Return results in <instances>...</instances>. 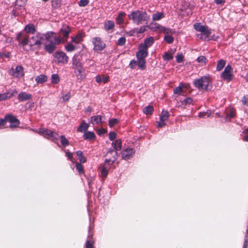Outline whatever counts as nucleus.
Returning a JSON list of instances; mask_svg holds the SVG:
<instances>
[{"label": "nucleus", "instance_id": "nucleus-1", "mask_svg": "<svg viewBox=\"0 0 248 248\" xmlns=\"http://www.w3.org/2000/svg\"><path fill=\"white\" fill-rule=\"evenodd\" d=\"M44 37L45 34L40 32L35 33L30 35L27 33H18L16 35V40L19 44L22 46L25 50H29L25 48L26 46L28 45L29 49L33 51L40 48Z\"/></svg>", "mask_w": 248, "mask_h": 248}, {"label": "nucleus", "instance_id": "nucleus-2", "mask_svg": "<svg viewBox=\"0 0 248 248\" xmlns=\"http://www.w3.org/2000/svg\"><path fill=\"white\" fill-rule=\"evenodd\" d=\"M45 38L48 42L44 46L45 50L48 53H52L56 49V46L63 42V39L57 37L53 32H47L45 34Z\"/></svg>", "mask_w": 248, "mask_h": 248}, {"label": "nucleus", "instance_id": "nucleus-3", "mask_svg": "<svg viewBox=\"0 0 248 248\" xmlns=\"http://www.w3.org/2000/svg\"><path fill=\"white\" fill-rule=\"evenodd\" d=\"M212 78L209 75L196 79L193 81L194 86L199 90L209 91L212 87Z\"/></svg>", "mask_w": 248, "mask_h": 248}, {"label": "nucleus", "instance_id": "nucleus-4", "mask_svg": "<svg viewBox=\"0 0 248 248\" xmlns=\"http://www.w3.org/2000/svg\"><path fill=\"white\" fill-rule=\"evenodd\" d=\"M128 16L129 19L132 20L133 22L137 25H139L142 23V22L148 21L150 17L146 12L140 10L132 11L128 15Z\"/></svg>", "mask_w": 248, "mask_h": 248}, {"label": "nucleus", "instance_id": "nucleus-5", "mask_svg": "<svg viewBox=\"0 0 248 248\" xmlns=\"http://www.w3.org/2000/svg\"><path fill=\"white\" fill-rule=\"evenodd\" d=\"M194 28L198 31L201 32L197 34V36L202 41L209 40L211 30L207 26L202 25L201 23H196L193 25Z\"/></svg>", "mask_w": 248, "mask_h": 248}, {"label": "nucleus", "instance_id": "nucleus-6", "mask_svg": "<svg viewBox=\"0 0 248 248\" xmlns=\"http://www.w3.org/2000/svg\"><path fill=\"white\" fill-rule=\"evenodd\" d=\"M92 43L93 45V50L94 51H100L106 47V44L99 37H94L92 39Z\"/></svg>", "mask_w": 248, "mask_h": 248}, {"label": "nucleus", "instance_id": "nucleus-7", "mask_svg": "<svg viewBox=\"0 0 248 248\" xmlns=\"http://www.w3.org/2000/svg\"><path fill=\"white\" fill-rule=\"evenodd\" d=\"M40 133L46 138L48 139L51 138L53 141L58 140L59 138V135L57 133L49 129H40Z\"/></svg>", "mask_w": 248, "mask_h": 248}, {"label": "nucleus", "instance_id": "nucleus-8", "mask_svg": "<svg viewBox=\"0 0 248 248\" xmlns=\"http://www.w3.org/2000/svg\"><path fill=\"white\" fill-rule=\"evenodd\" d=\"M232 69L231 66L229 64L227 65L221 75V78L227 81H231L233 77V75L231 73Z\"/></svg>", "mask_w": 248, "mask_h": 248}, {"label": "nucleus", "instance_id": "nucleus-9", "mask_svg": "<svg viewBox=\"0 0 248 248\" xmlns=\"http://www.w3.org/2000/svg\"><path fill=\"white\" fill-rule=\"evenodd\" d=\"M54 56L59 63L66 64L68 62V57L62 51H57Z\"/></svg>", "mask_w": 248, "mask_h": 248}, {"label": "nucleus", "instance_id": "nucleus-10", "mask_svg": "<svg viewBox=\"0 0 248 248\" xmlns=\"http://www.w3.org/2000/svg\"><path fill=\"white\" fill-rule=\"evenodd\" d=\"M5 119L6 122L10 124L11 127H17L20 124L19 121L16 118V116L13 115H7L5 116Z\"/></svg>", "mask_w": 248, "mask_h": 248}, {"label": "nucleus", "instance_id": "nucleus-11", "mask_svg": "<svg viewBox=\"0 0 248 248\" xmlns=\"http://www.w3.org/2000/svg\"><path fill=\"white\" fill-rule=\"evenodd\" d=\"M71 30L70 28L67 25H63L61 28L60 31V35H62L63 38H61V39H63V42L62 43H64L66 41L67 38L69 36V34L70 33Z\"/></svg>", "mask_w": 248, "mask_h": 248}, {"label": "nucleus", "instance_id": "nucleus-12", "mask_svg": "<svg viewBox=\"0 0 248 248\" xmlns=\"http://www.w3.org/2000/svg\"><path fill=\"white\" fill-rule=\"evenodd\" d=\"M81 56L78 54H76L74 56V57L72 58V65L74 69L80 68V67L83 66L81 62Z\"/></svg>", "mask_w": 248, "mask_h": 248}, {"label": "nucleus", "instance_id": "nucleus-13", "mask_svg": "<svg viewBox=\"0 0 248 248\" xmlns=\"http://www.w3.org/2000/svg\"><path fill=\"white\" fill-rule=\"evenodd\" d=\"M134 153L135 152L132 148H126L122 152V158L125 160L129 159L132 157Z\"/></svg>", "mask_w": 248, "mask_h": 248}, {"label": "nucleus", "instance_id": "nucleus-14", "mask_svg": "<svg viewBox=\"0 0 248 248\" xmlns=\"http://www.w3.org/2000/svg\"><path fill=\"white\" fill-rule=\"evenodd\" d=\"M36 28L33 24H29L25 26L24 31L19 33H27L28 35H31L35 33Z\"/></svg>", "mask_w": 248, "mask_h": 248}, {"label": "nucleus", "instance_id": "nucleus-15", "mask_svg": "<svg viewBox=\"0 0 248 248\" xmlns=\"http://www.w3.org/2000/svg\"><path fill=\"white\" fill-rule=\"evenodd\" d=\"M140 49L137 52L136 57L138 60H145L148 55L147 49L144 47H140Z\"/></svg>", "mask_w": 248, "mask_h": 248}, {"label": "nucleus", "instance_id": "nucleus-16", "mask_svg": "<svg viewBox=\"0 0 248 248\" xmlns=\"http://www.w3.org/2000/svg\"><path fill=\"white\" fill-rule=\"evenodd\" d=\"M32 98L31 94L27 93L25 92L20 93L17 96V99L19 102H23L26 100H30Z\"/></svg>", "mask_w": 248, "mask_h": 248}, {"label": "nucleus", "instance_id": "nucleus-17", "mask_svg": "<svg viewBox=\"0 0 248 248\" xmlns=\"http://www.w3.org/2000/svg\"><path fill=\"white\" fill-rule=\"evenodd\" d=\"M154 42V39L153 37H149L144 40L143 44L140 45V47H144L146 49L150 47Z\"/></svg>", "mask_w": 248, "mask_h": 248}, {"label": "nucleus", "instance_id": "nucleus-18", "mask_svg": "<svg viewBox=\"0 0 248 248\" xmlns=\"http://www.w3.org/2000/svg\"><path fill=\"white\" fill-rule=\"evenodd\" d=\"M13 72L12 75L14 77H16V78H21L24 75L23 69L21 66H17L15 70H14L13 69Z\"/></svg>", "mask_w": 248, "mask_h": 248}, {"label": "nucleus", "instance_id": "nucleus-19", "mask_svg": "<svg viewBox=\"0 0 248 248\" xmlns=\"http://www.w3.org/2000/svg\"><path fill=\"white\" fill-rule=\"evenodd\" d=\"M75 69L78 72V73L76 74L78 79L82 80L85 78L86 75L83 66L80 67V68H75Z\"/></svg>", "mask_w": 248, "mask_h": 248}, {"label": "nucleus", "instance_id": "nucleus-20", "mask_svg": "<svg viewBox=\"0 0 248 248\" xmlns=\"http://www.w3.org/2000/svg\"><path fill=\"white\" fill-rule=\"evenodd\" d=\"M90 126L89 124L86 123L85 121H82L79 126L78 128V131L80 132H86Z\"/></svg>", "mask_w": 248, "mask_h": 248}, {"label": "nucleus", "instance_id": "nucleus-21", "mask_svg": "<svg viewBox=\"0 0 248 248\" xmlns=\"http://www.w3.org/2000/svg\"><path fill=\"white\" fill-rule=\"evenodd\" d=\"M91 123L93 125L103 123L101 115L93 116L91 117Z\"/></svg>", "mask_w": 248, "mask_h": 248}, {"label": "nucleus", "instance_id": "nucleus-22", "mask_svg": "<svg viewBox=\"0 0 248 248\" xmlns=\"http://www.w3.org/2000/svg\"><path fill=\"white\" fill-rule=\"evenodd\" d=\"M112 146L113 147L115 151H120L122 149V140L120 139H117L112 143Z\"/></svg>", "mask_w": 248, "mask_h": 248}, {"label": "nucleus", "instance_id": "nucleus-23", "mask_svg": "<svg viewBox=\"0 0 248 248\" xmlns=\"http://www.w3.org/2000/svg\"><path fill=\"white\" fill-rule=\"evenodd\" d=\"M83 137L86 140H92L94 139L96 136L93 132L86 131L84 132Z\"/></svg>", "mask_w": 248, "mask_h": 248}, {"label": "nucleus", "instance_id": "nucleus-24", "mask_svg": "<svg viewBox=\"0 0 248 248\" xmlns=\"http://www.w3.org/2000/svg\"><path fill=\"white\" fill-rule=\"evenodd\" d=\"M115 24L113 21L108 20L104 23V29L106 31H109L113 29Z\"/></svg>", "mask_w": 248, "mask_h": 248}, {"label": "nucleus", "instance_id": "nucleus-25", "mask_svg": "<svg viewBox=\"0 0 248 248\" xmlns=\"http://www.w3.org/2000/svg\"><path fill=\"white\" fill-rule=\"evenodd\" d=\"M126 14L124 12H120L117 17L116 18V23L118 25L122 24L124 22V18Z\"/></svg>", "mask_w": 248, "mask_h": 248}, {"label": "nucleus", "instance_id": "nucleus-26", "mask_svg": "<svg viewBox=\"0 0 248 248\" xmlns=\"http://www.w3.org/2000/svg\"><path fill=\"white\" fill-rule=\"evenodd\" d=\"M161 25L157 23L156 22L151 23L149 25V28L154 31H161V29L162 28Z\"/></svg>", "mask_w": 248, "mask_h": 248}, {"label": "nucleus", "instance_id": "nucleus-27", "mask_svg": "<svg viewBox=\"0 0 248 248\" xmlns=\"http://www.w3.org/2000/svg\"><path fill=\"white\" fill-rule=\"evenodd\" d=\"M93 244L94 241L93 240V238L91 236L90 233H89L85 244V248H94Z\"/></svg>", "mask_w": 248, "mask_h": 248}, {"label": "nucleus", "instance_id": "nucleus-28", "mask_svg": "<svg viewBox=\"0 0 248 248\" xmlns=\"http://www.w3.org/2000/svg\"><path fill=\"white\" fill-rule=\"evenodd\" d=\"M107 155H110V158L112 159L113 161H115L117 159L118 156L117 151L110 149L108 151L107 153Z\"/></svg>", "mask_w": 248, "mask_h": 248}, {"label": "nucleus", "instance_id": "nucleus-29", "mask_svg": "<svg viewBox=\"0 0 248 248\" xmlns=\"http://www.w3.org/2000/svg\"><path fill=\"white\" fill-rule=\"evenodd\" d=\"M47 79V77L44 75H40L37 76L35 78V81L38 83H43L46 82Z\"/></svg>", "mask_w": 248, "mask_h": 248}, {"label": "nucleus", "instance_id": "nucleus-30", "mask_svg": "<svg viewBox=\"0 0 248 248\" xmlns=\"http://www.w3.org/2000/svg\"><path fill=\"white\" fill-rule=\"evenodd\" d=\"M170 114L167 110H163L160 115L159 119L161 121H166L169 118Z\"/></svg>", "mask_w": 248, "mask_h": 248}, {"label": "nucleus", "instance_id": "nucleus-31", "mask_svg": "<svg viewBox=\"0 0 248 248\" xmlns=\"http://www.w3.org/2000/svg\"><path fill=\"white\" fill-rule=\"evenodd\" d=\"M164 17V15L162 12H157L152 15L153 21H158Z\"/></svg>", "mask_w": 248, "mask_h": 248}, {"label": "nucleus", "instance_id": "nucleus-32", "mask_svg": "<svg viewBox=\"0 0 248 248\" xmlns=\"http://www.w3.org/2000/svg\"><path fill=\"white\" fill-rule=\"evenodd\" d=\"M173 93L174 94H177L178 95H183L185 93L183 90V86L182 84H180L179 86L173 89Z\"/></svg>", "mask_w": 248, "mask_h": 248}, {"label": "nucleus", "instance_id": "nucleus-33", "mask_svg": "<svg viewBox=\"0 0 248 248\" xmlns=\"http://www.w3.org/2000/svg\"><path fill=\"white\" fill-rule=\"evenodd\" d=\"M76 155L78 156V159L81 163H85L87 161L86 157L83 155V152L81 151L76 152Z\"/></svg>", "mask_w": 248, "mask_h": 248}, {"label": "nucleus", "instance_id": "nucleus-34", "mask_svg": "<svg viewBox=\"0 0 248 248\" xmlns=\"http://www.w3.org/2000/svg\"><path fill=\"white\" fill-rule=\"evenodd\" d=\"M96 81L97 83H101L103 82L104 83H107L109 80V78L108 77H105L103 76V78H101V77L99 75H98L96 77Z\"/></svg>", "mask_w": 248, "mask_h": 248}, {"label": "nucleus", "instance_id": "nucleus-35", "mask_svg": "<svg viewBox=\"0 0 248 248\" xmlns=\"http://www.w3.org/2000/svg\"><path fill=\"white\" fill-rule=\"evenodd\" d=\"M225 61L224 60H219L217 63V70L218 71H221L225 66Z\"/></svg>", "mask_w": 248, "mask_h": 248}, {"label": "nucleus", "instance_id": "nucleus-36", "mask_svg": "<svg viewBox=\"0 0 248 248\" xmlns=\"http://www.w3.org/2000/svg\"><path fill=\"white\" fill-rule=\"evenodd\" d=\"M154 111V107L152 106H148L143 109V112L146 114H151Z\"/></svg>", "mask_w": 248, "mask_h": 248}, {"label": "nucleus", "instance_id": "nucleus-37", "mask_svg": "<svg viewBox=\"0 0 248 248\" xmlns=\"http://www.w3.org/2000/svg\"><path fill=\"white\" fill-rule=\"evenodd\" d=\"M14 94L13 93H0V101L5 100L7 98H10Z\"/></svg>", "mask_w": 248, "mask_h": 248}, {"label": "nucleus", "instance_id": "nucleus-38", "mask_svg": "<svg viewBox=\"0 0 248 248\" xmlns=\"http://www.w3.org/2000/svg\"><path fill=\"white\" fill-rule=\"evenodd\" d=\"M82 35L78 34L75 37H72V41L76 44L79 43L82 41Z\"/></svg>", "mask_w": 248, "mask_h": 248}, {"label": "nucleus", "instance_id": "nucleus-39", "mask_svg": "<svg viewBox=\"0 0 248 248\" xmlns=\"http://www.w3.org/2000/svg\"><path fill=\"white\" fill-rule=\"evenodd\" d=\"M76 46L72 44L71 43H68L65 46V49L66 51L67 52H72L73 51L76 49Z\"/></svg>", "mask_w": 248, "mask_h": 248}, {"label": "nucleus", "instance_id": "nucleus-40", "mask_svg": "<svg viewBox=\"0 0 248 248\" xmlns=\"http://www.w3.org/2000/svg\"><path fill=\"white\" fill-rule=\"evenodd\" d=\"M137 64L140 69L143 70L145 68V60H138Z\"/></svg>", "mask_w": 248, "mask_h": 248}, {"label": "nucleus", "instance_id": "nucleus-41", "mask_svg": "<svg viewBox=\"0 0 248 248\" xmlns=\"http://www.w3.org/2000/svg\"><path fill=\"white\" fill-rule=\"evenodd\" d=\"M60 81L59 77L57 74H52L51 76V82L54 84H57Z\"/></svg>", "mask_w": 248, "mask_h": 248}, {"label": "nucleus", "instance_id": "nucleus-42", "mask_svg": "<svg viewBox=\"0 0 248 248\" xmlns=\"http://www.w3.org/2000/svg\"><path fill=\"white\" fill-rule=\"evenodd\" d=\"M61 144L64 147H66L69 144L68 140L65 138V136L62 135L60 136Z\"/></svg>", "mask_w": 248, "mask_h": 248}, {"label": "nucleus", "instance_id": "nucleus-43", "mask_svg": "<svg viewBox=\"0 0 248 248\" xmlns=\"http://www.w3.org/2000/svg\"><path fill=\"white\" fill-rule=\"evenodd\" d=\"M76 168L80 174L84 173V167L83 165L81 164V163H77L76 164Z\"/></svg>", "mask_w": 248, "mask_h": 248}, {"label": "nucleus", "instance_id": "nucleus-44", "mask_svg": "<svg viewBox=\"0 0 248 248\" xmlns=\"http://www.w3.org/2000/svg\"><path fill=\"white\" fill-rule=\"evenodd\" d=\"M197 61L199 63H201L202 65L206 64L207 62V59L204 56H201L197 59Z\"/></svg>", "mask_w": 248, "mask_h": 248}, {"label": "nucleus", "instance_id": "nucleus-45", "mask_svg": "<svg viewBox=\"0 0 248 248\" xmlns=\"http://www.w3.org/2000/svg\"><path fill=\"white\" fill-rule=\"evenodd\" d=\"M226 115L230 118H232L235 116V110L233 108H232L229 109L226 111Z\"/></svg>", "mask_w": 248, "mask_h": 248}, {"label": "nucleus", "instance_id": "nucleus-46", "mask_svg": "<svg viewBox=\"0 0 248 248\" xmlns=\"http://www.w3.org/2000/svg\"><path fill=\"white\" fill-rule=\"evenodd\" d=\"M119 122V120L116 118H113L109 120L108 125L110 127H113Z\"/></svg>", "mask_w": 248, "mask_h": 248}, {"label": "nucleus", "instance_id": "nucleus-47", "mask_svg": "<svg viewBox=\"0 0 248 248\" xmlns=\"http://www.w3.org/2000/svg\"><path fill=\"white\" fill-rule=\"evenodd\" d=\"M193 102V99L191 97H187L183 100L181 101L182 104L183 105L186 106L191 104Z\"/></svg>", "mask_w": 248, "mask_h": 248}, {"label": "nucleus", "instance_id": "nucleus-48", "mask_svg": "<svg viewBox=\"0 0 248 248\" xmlns=\"http://www.w3.org/2000/svg\"><path fill=\"white\" fill-rule=\"evenodd\" d=\"M160 32H162L165 34H169L172 33V30L169 28H166L164 26H162Z\"/></svg>", "mask_w": 248, "mask_h": 248}, {"label": "nucleus", "instance_id": "nucleus-49", "mask_svg": "<svg viewBox=\"0 0 248 248\" xmlns=\"http://www.w3.org/2000/svg\"><path fill=\"white\" fill-rule=\"evenodd\" d=\"M164 40L168 44H171L174 41V38L171 35H167L164 37Z\"/></svg>", "mask_w": 248, "mask_h": 248}, {"label": "nucleus", "instance_id": "nucleus-50", "mask_svg": "<svg viewBox=\"0 0 248 248\" xmlns=\"http://www.w3.org/2000/svg\"><path fill=\"white\" fill-rule=\"evenodd\" d=\"M126 42V39L124 37H120L117 41V44L120 46H124Z\"/></svg>", "mask_w": 248, "mask_h": 248}, {"label": "nucleus", "instance_id": "nucleus-51", "mask_svg": "<svg viewBox=\"0 0 248 248\" xmlns=\"http://www.w3.org/2000/svg\"><path fill=\"white\" fill-rule=\"evenodd\" d=\"M163 58L165 61H170L173 58V56L172 54L165 52L163 56Z\"/></svg>", "mask_w": 248, "mask_h": 248}, {"label": "nucleus", "instance_id": "nucleus-52", "mask_svg": "<svg viewBox=\"0 0 248 248\" xmlns=\"http://www.w3.org/2000/svg\"><path fill=\"white\" fill-rule=\"evenodd\" d=\"M211 114V113H209L208 112H201L199 114V116L200 118H206V117H209Z\"/></svg>", "mask_w": 248, "mask_h": 248}, {"label": "nucleus", "instance_id": "nucleus-53", "mask_svg": "<svg viewBox=\"0 0 248 248\" xmlns=\"http://www.w3.org/2000/svg\"><path fill=\"white\" fill-rule=\"evenodd\" d=\"M108 170L105 167H103L101 168V174L103 177H106L108 175Z\"/></svg>", "mask_w": 248, "mask_h": 248}, {"label": "nucleus", "instance_id": "nucleus-54", "mask_svg": "<svg viewBox=\"0 0 248 248\" xmlns=\"http://www.w3.org/2000/svg\"><path fill=\"white\" fill-rule=\"evenodd\" d=\"M70 97H71V93L69 92H68L67 93L62 95V98L63 101H68Z\"/></svg>", "mask_w": 248, "mask_h": 248}, {"label": "nucleus", "instance_id": "nucleus-55", "mask_svg": "<svg viewBox=\"0 0 248 248\" xmlns=\"http://www.w3.org/2000/svg\"><path fill=\"white\" fill-rule=\"evenodd\" d=\"M89 3L88 0H80L78 2V5L80 7H84Z\"/></svg>", "mask_w": 248, "mask_h": 248}, {"label": "nucleus", "instance_id": "nucleus-56", "mask_svg": "<svg viewBox=\"0 0 248 248\" xmlns=\"http://www.w3.org/2000/svg\"><path fill=\"white\" fill-rule=\"evenodd\" d=\"M108 137L110 140H113L116 138L117 135L115 132L111 131L109 132Z\"/></svg>", "mask_w": 248, "mask_h": 248}, {"label": "nucleus", "instance_id": "nucleus-57", "mask_svg": "<svg viewBox=\"0 0 248 248\" xmlns=\"http://www.w3.org/2000/svg\"><path fill=\"white\" fill-rule=\"evenodd\" d=\"M242 102L244 105L248 106V95H246L243 97Z\"/></svg>", "mask_w": 248, "mask_h": 248}, {"label": "nucleus", "instance_id": "nucleus-58", "mask_svg": "<svg viewBox=\"0 0 248 248\" xmlns=\"http://www.w3.org/2000/svg\"><path fill=\"white\" fill-rule=\"evenodd\" d=\"M115 161H113V159L110 157L105 160V163L107 164L108 166L112 165Z\"/></svg>", "mask_w": 248, "mask_h": 248}, {"label": "nucleus", "instance_id": "nucleus-59", "mask_svg": "<svg viewBox=\"0 0 248 248\" xmlns=\"http://www.w3.org/2000/svg\"><path fill=\"white\" fill-rule=\"evenodd\" d=\"M184 57L182 54L178 55L176 56V62L178 63H180L183 62Z\"/></svg>", "mask_w": 248, "mask_h": 248}, {"label": "nucleus", "instance_id": "nucleus-60", "mask_svg": "<svg viewBox=\"0 0 248 248\" xmlns=\"http://www.w3.org/2000/svg\"><path fill=\"white\" fill-rule=\"evenodd\" d=\"M136 64H137V62L135 60H133L130 61V63H129V66L131 68L133 69L134 68V67L136 66Z\"/></svg>", "mask_w": 248, "mask_h": 248}, {"label": "nucleus", "instance_id": "nucleus-61", "mask_svg": "<svg viewBox=\"0 0 248 248\" xmlns=\"http://www.w3.org/2000/svg\"><path fill=\"white\" fill-rule=\"evenodd\" d=\"M165 124H166L165 121L159 120V121L158 122L157 126L158 127H162L163 126L165 125Z\"/></svg>", "mask_w": 248, "mask_h": 248}, {"label": "nucleus", "instance_id": "nucleus-62", "mask_svg": "<svg viewBox=\"0 0 248 248\" xmlns=\"http://www.w3.org/2000/svg\"><path fill=\"white\" fill-rule=\"evenodd\" d=\"M65 155L69 160H72L73 158V154L69 152H66Z\"/></svg>", "mask_w": 248, "mask_h": 248}, {"label": "nucleus", "instance_id": "nucleus-63", "mask_svg": "<svg viewBox=\"0 0 248 248\" xmlns=\"http://www.w3.org/2000/svg\"><path fill=\"white\" fill-rule=\"evenodd\" d=\"M145 31V26H141V27H140V28L139 29L138 31H137V32L138 33H143L144 32V31Z\"/></svg>", "mask_w": 248, "mask_h": 248}, {"label": "nucleus", "instance_id": "nucleus-64", "mask_svg": "<svg viewBox=\"0 0 248 248\" xmlns=\"http://www.w3.org/2000/svg\"><path fill=\"white\" fill-rule=\"evenodd\" d=\"M6 119L0 118V126H4L6 123Z\"/></svg>", "mask_w": 248, "mask_h": 248}]
</instances>
